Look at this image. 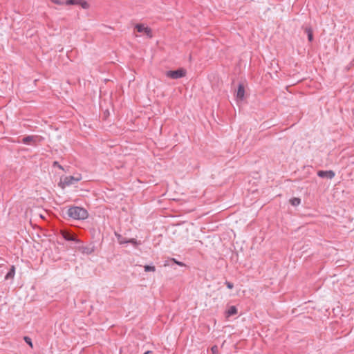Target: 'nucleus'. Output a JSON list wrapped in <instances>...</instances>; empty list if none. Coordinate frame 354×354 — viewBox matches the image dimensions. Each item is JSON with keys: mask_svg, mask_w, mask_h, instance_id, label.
I'll list each match as a JSON object with an SVG mask.
<instances>
[{"mask_svg": "<svg viewBox=\"0 0 354 354\" xmlns=\"http://www.w3.org/2000/svg\"><path fill=\"white\" fill-rule=\"evenodd\" d=\"M67 215L73 219L84 220L88 217V214L84 208L73 206L68 208Z\"/></svg>", "mask_w": 354, "mask_h": 354, "instance_id": "nucleus-1", "label": "nucleus"}, {"mask_svg": "<svg viewBox=\"0 0 354 354\" xmlns=\"http://www.w3.org/2000/svg\"><path fill=\"white\" fill-rule=\"evenodd\" d=\"M82 177L80 174H77L74 176H64L60 179L58 185L62 189H64L66 187H68L77 183L82 180Z\"/></svg>", "mask_w": 354, "mask_h": 354, "instance_id": "nucleus-2", "label": "nucleus"}, {"mask_svg": "<svg viewBox=\"0 0 354 354\" xmlns=\"http://www.w3.org/2000/svg\"><path fill=\"white\" fill-rule=\"evenodd\" d=\"M186 71L183 68H180L176 71H168L166 72V76L171 79L176 80L185 76Z\"/></svg>", "mask_w": 354, "mask_h": 354, "instance_id": "nucleus-3", "label": "nucleus"}, {"mask_svg": "<svg viewBox=\"0 0 354 354\" xmlns=\"http://www.w3.org/2000/svg\"><path fill=\"white\" fill-rule=\"evenodd\" d=\"M135 29L137 30V32L146 35L149 38H151L153 36L151 29L148 26H145L144 24H136L135 26Z\"/></svg>", "mask_w": 354, "mask_h": 354, "instance_id": "nucleus-4", "label": "nucleus"}, {"mask_svg": "<svg viewBox=\"0 0 354 354\" xmlns=\"http://www.w3.org/2000/svg\"><path fill=\"white\" fill-rule=\"evenodd\" d=\"M39 140L38 136H28L22 139L21 142L25 145H35Z\"/></svg>", "mask_w": 354, "mask_h": 354, "instance_id": "nucleus-5", "label": "nucleus"}, {"mask_svg": "<svg viewBox=\"0 0 354 354\" xmlns=\"http://www.w3.org/2000/svg\"><path fill=\"white\" fill-rule=\"evenodd\" d=\"M61 234H62V237L65 240H66V241H74L75 243H80V241L78 239H77L75 235L71 234L68 231L62 230L61 231Z\"/></svg>", "mask_w": 354, "mask_h": 354, "instance_id": "nucleus-6", "label": "nucleus"}, {"mask_svg": "<svg viewBox=\"0 0 354 354\" xmlns=\"http://www.w3.org/2000/svg\"><path fill=\"white\" fill-rule=\"evenodd\" d=\"M317 175H318V176H319L321 178H327L329 179H332L333 178H334L335 174V172L332 170H328V171L320 170L317 172Z\"/></svg>", "mask_w": 354, "mask_h": 354, "instance_id": "nucleus-7", "label": "nucleus"}, {"mask_svg": "<svg viewBox=\"0 0 354 354\" xmlns=\"http://www.w3.org/2000/svg\"><path fill=\"white\" fill-rule=\"evenodd\" d=\"M244 95H245L244 86L242 84H239V87H238L237 92H236V97L239 100H242L244 97Z\"/></svg>", "mask_w": 354, "mask_h": 354, "instance_id": "nucleus-8", "label": "nucleus"}, {"mask_svg": "<svg viewBox=\"0 0 354 354\" xmlns=\"http://www.w3.org/2000/svg\"><path fill=\"white\" fill-rule=\"evenodd\" d=\"M15 268L14 266H12L11 268H10V270L6 274V275L5 277V279L6 280L10 279H13L14 277H15Z\"/></svg>", "mask_w": 354, "mask_h": 354, "instance_id": "nucleus-9", "label": "nucleus"}, {"mask_svg": "<svg viewBox=\"0 0 354 354\" xmlns=\"http://www.w3.org/2000/svg\"><path fill=\"white\" fill-rule=\"evenodd\" d=\"M115 235L117 237L118 242L120 244L122 245V244L127 243V239L126 238L123 237L121 234H120L117 232H115Z\"/></svg>", "mask_w": 354, "mask_h": 354, "instance_id": "nucleus-10", "label": "nucleus"}, {"mask_svg": "<svg viewBox=\"0 0 354 354\" xmlns=\"http://www.w3.org/2000/svg\"><path fill=\"white\" fill-rule=\"evenodd\" d=\"M237 313V309L235 306H230L227 310V315L228 316H231V315H235Z\"/></svg>", "mask_w": 354, "mask_h": 354, "instance_id": "nucleus-11", "label": "nucleus"}, {"mask_svg": "<svg viewBox=\"0 0 354 354\" xmlns=\"http://www.w3.org/2000/svg\"><path fill=\"white\" fill-rule=\"evenodd\" d=\"M80 0H66L65 1L66 5H78Z\"/></svg>", "mask_w": 354, "mask_h": 354, "instance_id": "nucleus-12", "label": "nucleus"}, {"mask_svg": "<svg viewBox=\"0 0 354 354\" xmlns=\"http://www.w3.org/2000/svg\"><path fill=\"white\" fill-rule=\"evenodd\" d=\"M290 203L292 205L297 206L300 204L301 200L299 198H293L290 200Z\"/></svg>", "mask_w": 354, "mask_h": 354, "instance_id": "nucleus-13", "label": "nucleus"}, {"mask_svg": "<svg viewBox=\"0 0 354 354\" xmlns=\"http://www.w3.org/2000/svg\"><path fill=\"white\" fill-rule=\"evenodd\" d=\"M145 272H154L156 270L155 266H145L144 267Z\"/></svg>", "mask_w": 354, "mask_h": 354, "instance_id": "nucleus-14", "label": "nucleus"}, {"mask_svg": "<svg viewBox=\"0 0 354 354\" xmlns=\"http://www.w3.org/2000/svg\"><path fill=\"white\" fill-rule=\"evenodd\" d=\"M127 243H131L133 245H138L141 244L140 241H137L135 239H127Z\"/></svg>", "mask_w": 354, "mask_h": 354, "instance_id": "nucleus-15", "label": "nucleus"}, {"mask_svg": "<svg viewBox=\"0 0 354 354\" xmlns=\"http://www.w3.org/2000/svg\"><path fill=\"white\" fill-rule=\"evenodd\" d=\"M24 339L31 348H33L32 340L29 337L25 336Z\"/></svg>", "mask_w": 354, "mask_h": 354, "instance_id": "nucleus-16", "label": "nucleus"}, {"mask_svg": "<svg viewBox=\"0 0 354 354\" xmlns=\"http://www.w3.org/2000/svg\"><path fill=\"white\" fill-rule=\"evenodd\" d=\"M82 6V8L84 9H87L88 8V4L86 1L80 0V2H79V4Z\"/></svg>", "mask_w": 354, "mask_h": 354, "instance_id": "nucleus-17", "label": "nucleus"}, {"mask_svg": "<svg viewBox=\"0 0 354 354\" xmlns=\"http://www.w3.org/2000/svg\"><path fill=\"white\" fill-rule=\"evenodd\" d=\"M211 351L212 354H218V346L214 345L211 348Z\"/></svg>", "mask_w": 354, "mask_h": 354, "instance_id": "nucleus-18", "label": "nucleus"}, {"mask_svg": "<svg viewBox=\"0 0 354 354\" xmlns=\"http://www.w3.org/2000/svg\"><path fill=\"white\" fill-rule=\"evenodd\" d=\"M225 284L227 286V287L229 288V289H232L233 287H234V285L232 283L230 282V281H226Z\"/></svg>", "mask_w": 354, "mask_h": 354, "instance_id": "nucleus-19", "label": "nucleus"}, {"mask_svg": "<svg viewBox=\"0 0 354 354\" xmlns=\"http://www.w3.org/2000/svg\"><path fill=\"white\" fill-rule=\"evenodd\" d=\"M51 1L53 2L54 3L58 4V5H64V4H65V2L62 1L60 0H51Z\"/></svg>", "mask_w": 354, "mask_h": 354, "instance_id": "nucleus-20", "label": "nucleus"}, {"mask_svg": "<svg viewBox=\"0 0 354 354\" xmlns=\"http://www.w3.org/2000/svg\"><path fill=\"white\" fill-rule=\"evenodd\" d=\"M171 261L180 266H185V264L183 262L178 261L175 259H171Z\"/></svg>", "mask_w": 354, "mask_h": 354, "instance_id": "nucleus-21", "label": "nucleus"}, {"mask_svg": "<svg viewBox=\"0 0 354 354\" xmlns=\"http://www.w3.org/2000/svg\"><path fill=\"white\" fill-rule=\"evenodd\" d=\"M53 166H54V167H58L59 169H62V170L64 169L63 167H62V165H60L59 164V162H57V161H55V162H53Z\"/></svg>", "mask_w": 354, "mask_h": 354, "instance_id": "nucleus-22", "label": "nucleus"}, {"mask_svg": "<svg viewBox=\"0 0 354 354\" xmlns=\"http://www.w3.org/2000/svg\"><path fill=\"white\" fill-rule=\"evenodd\" d=\"M306 32L308 34H313V31L310 28H306Z\"/></svg>", "mask_w": 354, "mask_h": 354, "instance_id": "nucleus-23", "label": "nucleus"}, {"mask_svg": "<svg viewBox=\"0 0 354 354\" xmlns=\"http://www.w3.org/2000/svg\"><path fill=\"white\" fill-rule=\"evenodd\" d=\"M308 39L309 41H312L313 39V34H308Z\"/></svg>", "mask_w": 354, "mask_h": 354, "instance_id": "nucleus-24", "label": "nucleus"}, {"mask_svg": "<svg viewBox=\"0 0 354 354\" xmlns=\"http://www.w3.org/2000/svg\"><path fill=\"white\" fill-rule=\"evenodd\" d=\"M86 250H85V252H86L87 254H91L93 252V249H86Z\"/></svg>", "mask_w": 354, "mask_h": 354, "instance_id": "nucleus-25", "label": "nucleus"}, {"mask_svg": "<svg viewBox=\"0 0 354 354\" xmlns=\"http://www.w3.org/2000/svg\"><path fill=\"white\" fill-rule=\"evenodd\" d=\"M150 353V351H146L144 354H149Z\"/></svg>", "mask_w": 354, "mask_h": 354, "instance_id": "nucleus-26", "label": "nucleus"}]
</instances>
